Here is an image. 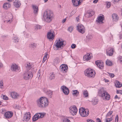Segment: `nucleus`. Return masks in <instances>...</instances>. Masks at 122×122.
Segmentation results:
<instances>
[{"label":"nucleus","mask_w":122,"mask_h":122,"mask_svg":"<svg viewBox=\"0 0 122 122\" xmlns=\"http://www.w3.org/2000/svg\"><path fill=\"white\" fill-rule=\"evenodd\" d=\"M115 86L116 87L120 88L122 86V83L118 81H116Z\"/></svg>","instance_id":"c756f323"},{"label":"nucleus","mask_w":122,"mask_h":122,"mask_svg":"<svg viewBox=\"0 0 122 122\" xmlns=\"http://www.w3.org/2000/svg\"><path fill=\"white\" fill-rule=\"evenodd\" d=\"M27 66H26L27 68L29 69L28 70L30 71V68H31V65L30 63H27L26 64Z\"/></svg>","instance_id":"c9c22d12"},{"label":"nucleus","mask_w":122,"mask_h":122,"mask_svg":"<svg viewBox=\"0 0 122 122\" xmlns=\"http://www.w3.org/2000/svg\"><path fill=\"white\" fill-rule=\"evenodd\" d=\"M92 54L91 53H88L83 56V60L84 61H88L89 60L91 57Z\"/></svg>","instance_id":"dca6fc26"},{"label":"nucleus","mask_w":122,"mask_h":122,"mask_svg":"<svg viewBox=\"0 0 122 122\" xmlns=\"http://www.w3.org/2000/svg\"><path fill=\"white\" fill-rule=\"evenodd\" d=\"M53 73H52L51 74L50 77H49V78L50 80H52L53 79H54L55 77V75L54 74H53Z\"/></svg>","instance_id":"a19ab883"},{"label":"nucleus","mask_w":122,"mask_h":122,"mask_svg":"<svg viewBox=\"0 0 122 122\" xmlns=\"http://www.w3.org/2000/svg\"><path fill=\"white\" fill-rule=\"evenodd\" d=\"M48 54H46L44 56V57L45 58V57L46 58H47V57L48 56Z\"/></svg>","instance_id":"680f3d73"},{"label":"nucleus","mask_w":122,"mask_h":122,"mask_svg":"<svg viewBox=\"0 0 122 122\" xmlns=\"http://www.w3.org/2000/svg\"><path fill=\"white\" fill-rule=\"evenodd\" d=\"M31 117V114L30 113L28 112V113L26 112L24 114V116L23 118L24 120L26 121H28Z\"/></svg>","instance_id":"f8f14e48"},{"label":"nucleus","mask_w":122,"mask_h":122,"mask_svg":"<svg viewBox=\"0 0 122 122\" xmlns=\"http://www.w3.org/2000/svg\"><path fill=\"white\" fill-rule=\"evenodd\" d=\"M39 118V115L38 113L36 114L32 118V120L33 121H35L37 120Z\"/></svg>","instance_id":"cd10ccee"},{"label":"nucleus","mask_w":122,"mask_h":122,"mask_svg":"<svg viewBox=\"0 0 122 122\" xmlns=\"http://www.w3.org/2000/svg\"><path fill=\"white\" fill-rule=\"evenodd\" d=\"M112 120V118H106V122H110Z\"/></svg>","instance_id":"a18cd8bd"},{"label":"nucleus","mask_w":122,"mask_h":122,"mask_svg":"<svg viewBox=\"0 0 122 122\" xmlns=\"http://www.w3.org/2000/svg\"><path fill=\"white\" fill-rule=\"evenodd\" d=\"M114 49L112 48H108L106 50L107 54V55L111 56L113 54Z\"/></svg>","instance_id":"4468645a"},{"label":"nucleus","mask_w":122,"mask_h":122,"mask_svg":"<svg viewBox=\"0 0 122 122\" xmlns=\"http://www.w3.org/2000/svg\"><path fill=\"white\" fill-rule=\"evenodd\" d=\"M43 16L45 20L47 22H50L53 17V12L50 10H47L44 12Z\"/></svg>","instance_id":"f03ea898"},{"label":"nucleus","mask_w":122,"mask_h":122,"mask_svg":"<svg viewBox=\"0 0 122 122\" xmlns=\"http://www.w3.org/2000/svg\"><path fill=\"white\" fill-rule=\"evenodd\" d=\"M72 94L73 96H77L79 94V92L77 90H74L73 91Z\"/></svg>","instance_id":"7c9ffc66"},{"label":"nucleus","mask_w":122,"mask_h":122,"mask_svg":"<svg viewBox=\"0 0 122 122\" xmlns=\"http://www.w3.org/2000/svg\"><path fill=\"white\" fill-rule=\"evenodd\" d=\"M33 74L31 71L27 70L24 73L23 78L25 80H28L31 79L33 77Z\"/></svg>","instance_id":"20e7f679"},{"label":"nucleus","mask_w":122,"mask_h":122,"mask_svg":"<svg viewBox=\"0 0 122 122\" xmlns=\"http://www.w3.org/2000/svg\"><path fill=\"white\" fill-rule=\"evenodd\" d=\"M84 73L85 75L89 78H93L95 76L93 74V71L90 68L86 69L84 71Z\"/></svg>","instance_id":"423d86ee"},{"label":"nucleus","mask_w":122,"mask_h":122,"mask_svg":"<svg viewBox=\"0 0 122 122\" xmlns=\"http://www.w3.org/2000/svg\"><path fill=\"white\" fill-rule=\"evenodd\" d=\"M107 7L108 8H109L111 5V3L110 2H106Z\"/></svg>","instance_id":"79ce46f5"},{"label":"nucleus","mask_w":122,"mask_h":122,"mask_svg":"<svg viewBox=\"0 0 122 122\" xmlns=\"http://www.w3.org/2000/svg\"><path fill=\"white\" fill-rule=\"evenodd\" d=\"M3 85V80H1L0 81V88H2Z\"/></svg>","instance_id":"49530a36"},{"label":"nucleus","mask_w":122,"mask_h":122,"mask_svg":"<svg viewBox=\"0 0 122 122\" xmlns=\"http://www.w3.org/2000/svg\"><path fill=\"white\" fill-rule=\"evenodd\" d=\"M3 66L2 64L0 62V68L2 67Z\"/></svg>","instance_id":"69168bd1"},{"label":"nucleus","mask_w":122,"mask_h":122,"mask_svg":"<svg viewBox=\"0 0 122 122\" xmlns=\"http://www.w3.org/2000/svg\"><path fill=\"white\" fill-rule=\"evenodd\" d=\"M13 115V113L12 112H5L4 114L5 117L8 119L12 117Z\"/></svg>","instance_id":"a211bd4d"},{"label":"nucleus","mask_w":122,"mask_h":122,"mask_svg":"<svg viewBox=\"0 0 122 122\" xmlns=\"http://www.w3.org/2000/svg\"><path fill=\"white\" fill-rule=\"evenodd\" d=\"M119 120L118 116L117 115L116 116L115 122H118Z\"/></svg>","instance_id":"09e8293b"},{"label":"nucleus","mask_w":122,"mask_h":122,"mask_svg":"<svg viewBox=\"0 0 122 122\" xmlns=\"http://www.w3.org/2000/svg\"><path fill=\"white\" fill-rule=\"evenodd\" d=\"M75 12H74V11H72L71 13V16L73 14H75Z\"/></svg>","instance_id":"052dcab7"},{"label":"nucleus","mask_w":122,"mask_h":122,"mask_svg":"<svg viewBox=\"0 0 122 122\" xmlns=\"http://www.w3.org/2000/svg\"><path fill=\"white\" fill-rule=\"evenodd\" d=\"M2 96H3V99L4 100H7L9 99L8 97L6 96L5 95H3V94H2Z\"/></svg>","instance_id":"c03bdc74"},{"label":"nucleus","mask_w":122,"mask_h":122,"mask_svg":"<svg viewBox=\"0 0 122 122\" xmlns=\"http://www.w3.org/2000/svg\"><path fill=\"white\" fill-rule=\"evenodd\" d=\"M64 42V41L62 39H59L56 41L55 46L57 48L62 49L65 45Z\"/></svg>","instance_id":"0eeeda50"},{"label":"nucleus","mask_w":122,"mask_h":122,"mask_svg":"<svg viewBox=\"0 0 122 122\" xmlns=\"http://www.w3.org/2000/svg\"><path fill=\"white\" fill-rule=\"evenodd\" d=\"M73 30V27L71 26H70L69 27L68 30L70 32H71Z\"/></svg>","instance_id":"de8ad7c7"},{"label":"nucleus","mask_w":122,"mask_h":122,"mask_svg":"<svg viewBox=\"0 0 122 122\" xmlns=\"http://www.w3.org/2000/svg\"><path fill=\"white\" fill-rule=\"evenodd\" d=\"M112 16L113 20L117 21L118 20L119 17L117 14H113L112 15Z\"/></svg>","instance_id":"bb28decb"},{"label":"nucleus","mask_w":122,"mask_h":122,"mask_svg":"<svg viewBox=\"0 0 122 122\" xmlns=\"http://www.w3.org/2000/svg\"><path fill=\"white\" fill-rule=\"evenodd\" d=\"M89 13H90V15L91 14V16H92L95 14L94 12L93 11H91L90 12H89Z\"/></svg>","instance_id":"5fc2aeb1"},{"label":"nucleus","mask_w":122,"mask_h":122,"mask_svg":"<svg viewBox=\"0 0 122 122\" xmlns=\"http://www.w3.org/2000/svg\"><path fill=\"white\" fill-rule=\"evenodd\" d=\"M97 0H94L93 1V3H96L97 2Z\"/></svg>","instance_id":"e2e57ef3"},{"label":"nucleus","mask_w":122,"mask_h":122,"mask_svg":"<svg viewBox=\"0 0 122 122\" xmlns=\"http://www.w3.org/2000/svg\"><path fill=\"white\" fill-rule=\"evenodd\" d=\"M38 114L39 115V118L43 117L45 115V113H39Z\"/></svg>","instance_id":"58836bf2"},{"label":"nucleus","mask_w":122,"mask_h":122,"mask_svg":"<svg viewBox=\"0 0 122 122\" xmlns=\"http://www.w3.org/2000/svg\"><path fill=\"white\" fill-rule=\"evenodd\" d=\"M119 37L120 39H122V34H120V35Z\"/></svg>","instance_id":"338daca9"},{"label":"nucleus","mask_w":122,"mask_h":122,"mask_svg":"<svg viewBox=\"0 0 122 122\" xmlns=\"http://www.w3.org/2000/svg\"><path fill=\"white\" fill-rule=\"evenodd\" d=\"M104 80H105V81L106 82H108L109 81L108 80L105 79Z\"/></svg>","instance_id":"774afa93"},{"label":"nucleus","mask_w":122,"mask_h":122,"mask_svg":"<svg viewBox=\"0 0 122 122\" xmlns=\"http://www.w3.org/2000/svg\"><path fill=\"white\" fill-rule=\"evenodd\" d=\"M97 122H101V121L100 119L99 118H97Z\"/></svg>","instance_id":"4d7b16f0"},{"label":"nucleus","mask_w":122,"mask_h":122,"mask_svg":"<svg viewBox=\"0 0 122 122\" xmlns=\"http://www.w3.org/2000/svg\"><path fill=\"white\" fill-rule=\"evenodd\" d=\"M104 19V16L103 15H102V16H99L98 17V22L100 23V22L103 23L102 21Z\"/></svg>","instance_id":"c85d7f7f"},{"label":"nucleus","mask_w":122,"mask_h":122,"mask_svg":"<svg viewBox=\"0 0 122 122\" xmlns=\"http://www.w3.org/2000/svg\"><path fill=\"white\" fill-rule=\"evenodd\" d=\"M63 122H71L69 119L66 118H64L63 119Z\"/></svg>","instance_id":"ea45409f"},{"label":"nucleus","mask_w":122,"mask_h":122,"mask_svg":"<svg viewBox=\"0 0 122 122\" xmlns=\"http://www.w3.org/2000/svg\"><path fill=\"white\" fill-rule=\"evenodd\" d=\"M40 70H39L38 71V74H37V75L39 76V77L40 76Z\"/></svg>","instance_id":"13d9d810"},{"label":"nucleus","mask_w":122,"mask_h":122,"mask_svg":"<svg viewBox=\"0 0 122 122\" xmlns=\"http://www.w3.org/2000/svg\"><path fill=\"white\" fill-rule=\"evenodd\" d=\"M54 64H58L60 62V61L59 59L57 58H55L54 60Z\"/></svg>","instance_id":"72a5a7b5"},{"label":"nucleus","mask_w":122,"mask_h":122,"mask_svg":"<svg viewBox=\"0 0 122 122\" xmlns=\"http://www.w3.org/2000/svg\"><path fill=\"white\" fill-rule=\"evenodd\" d=\"M113 113L112 111H110L108 112L106 115V118H112L113 116L112 115Z\"/></svg>","instance_id":"393cba45"},{"label":"nucleus","mask_w":122,"mask_h":122,"mask_svg":"<svg viewBox=\"0 0 122 122\" xmlns=\"http://www.w3.org/2000/svg\"><path fill=\"white\" fill-rule=\"evenodd\" d=\"M13 42L16 43H17L19 42V39L17 36H15L13 38Z\"/></svg>","instance_id":"2f4dec72"},{"label":"nucleus","mask_w":122,"mask_h":122,"mask_svg":"<svg viewBox=\"0 0 122 122\" xmlns=\"http://www.w3.org/2000/svg\"><path fill=\"white\" fill-rule=\"evenodd\" d=\"M17 66L15 64H12L11 66V69L13 71H18Z\"/></svg>","instance_id":"6ab92c4d"},{"label":"nucleus","mask_w":122,"mask_h":122,"mask_svg":"<svg viewBox=\"0 0 122 122\" xmlns=\"http://www.w3.org/2000/svg\"><path fill=\"white\" fill-rule=\"evenodd\" d=\"M117 93H119L122 94V91L121 90H117Z\"/></svg>","instance_id":"603ef678"},{"label":"nucleus","mask_w":122,"mask_h":122,"mask_svg":"<svg viewBox=\"0 0 122 122\" xmlns=\"http://www.w3.org/2000/svg\"><path fill=\"white\" fill-rule=\"evenodd\" d=\"M10 95L14 99L18 98L19 96V94L15 92H11Z\"/></svg>","instance_id":"f3484780"},{"label":"nucleus","mask_w":122,"mask_h":122,"mask_svg":"<svg viewBox=\"0 0 122 122\" xmlns=\"http://www.w3.org/2000/svg\"><path fill=\"white\" fill-rule=\"evenodd\" d=\"M41 26L39 25H36L35 29L36 30L40 29L41 28Z\"/></svg>","instance_id":"37998d69"},{"label":"nucleus","mask_w":122,"mask_h":122,"mask_svg":"<svg viewBox=\"0 0 122 122\" xmlns=\"http://www.w3.org/2000/svg\"><path fill=\"white\" fill-rule=\"evenodd\" d=\"M11 6V4L10 3L6 2L4 4L3 7L4 9H7L10 7Z\"/></svg>","instance_id":"5701e85b"},{"label":"nucleus","mask_w":122,"mask_h":122,"mask_svg":"<svg viewBox=\"0 0 122 122\" xmlns=\"http://www.w3.org/2000/svg\"><path fill=\"white\" fill-rule=\"evenodd\" d=\"M83 97H87L88 96L89 94L88 91H84L83 92Z\"/></svg>","instance_id":"473e14b6"},{"label":"nucleus","mask_w":122,"mask_h":122,"mask_svg":"<svg viewBox=\"0 0 122 122\" xmlns=\"http://www.w3.org/2000/svg\"><path fill=\"white\" fill-rule=\"evenodd\" d=\"M117 98H118V99H119L120 98V97H118L117 95H116L115 97V99H116Z\"/></svg>","instance_id":"bf43d9fd"},{"label":"nucleus","mask_w":122,"mask_h":122,"mask_svg":"<svg viewBox=\"0 0 122 122\" xmlns=\"http://www.w3.org/2000/svg\"><path fill=\"white\" fill-rule=\"evenodd\" d=\"M61 88L65 94L67 95L69 93V89L66 86H61Z\"/></svg>","instance_id":"ddd939ff"},{"label":"nucleus","mask_w":122,"mask_h":122,"mask_svg":"<svg viewBox=\"0 0 122 122\" xmlns=\"http://www.w3.org/2000/svg\"><path fill=\"white\" fill-rule=\"evenodd\" d=\"M109 76L111 77H113L114 76V75L113 73H108Z\"/></svg>","instance_id":"8fccbe9b"},{"label":"nucleus","mask_w":122,"mask_h":122,"mask_svg":"<svg viewBox=\"0 0 122 122\" xmlns=\"http://www.w3.org/2000/svg\"><path fill=\"white\" fill-rule=\"evenodd\" d=\"M106 64L108 66H110L112 65V63L111 61L110 60H107L106 61Z\"/></svg>","instance_id":"e433bc0d"},{"label":"nucleus","mask_w":122,"mask_h":122,"mask_svg":"<svg viewBox=\"0 0 122 122\" xmlns=\"http://www.w3.org/2000/svg\"><path fill=\"white\" fill-rule=\"evenodd\" d=\"M92 38V35H91L88 34L86 36V38L87 40H91Z\"/></svg>","instance_id":"4c0bfd02"},{"label":"nucleus","mask_w":122,"mask_h":122,"mask_svg":"<svg viewBox=\"0 0 122 122\" xmlns=\"http://www.w3.org/2000/svg\"><path fill=\"white\" fill-rule=\"evenodd\" d=\"M98 95L99 96L103 97V99L105 100H108L110 99V95L103 87L99 90Z\"/></svg>","instance_id":"7ed1b4c3"},{"label":"nucleus","mask_w":122,"mask_h":122,"mask_svg":"<svg viewBox=\"0 0 122 122\" xmlns=\"http://www.w3.org/2000/svg\"><path fill=\"white\" fill-rule=\"evenodd\" d=\"M81 0H72V3L74 5L76 6H77L80 5Z\"/></svg>","instance_id":"aec40b11"},{"label":"nucleus","mask_w":122,"mask_h":122,"mask_svg":"<svg viewBox=\"0 0 122 122\" xmlns=\"http://www.w3.org/2000/svg\"><path fill=\"white\" fill-rule=\"evenodd\" d=\"M32 7L34 10V14H37L38 13V7L36 5H32Z\"/></svg>","instance_id":"b1692460"},{"label":"nucleus","mask_w":122,"mask_h":122,"mask_svg":"<svg viewBox=\"0 0 122 122\" xmlns=\"http://www.w3.org/2000/svg\"><path fill=\"white\" fill-rule=\"evenodd\" d=\"M119 60L121 63L122 64V56H120L119 57Z\"/></svg>","instance_id":"864d4df0"},{"label":"nucleus","mask_w":122,"mask_h":122,"mask_svg":"<svg viewBox=\"0 0 122 122\" xmlns=\"http://www.w3.org/2000/svg\"><path fill=\"white\" fill-rule=\"evenodd\" d=\"M47 38L49 40L53 39L55 37L54 32L50 30L49 32L47 33Z\"/></svg>","instance_id":"9d476101"},{"label":"nucleus","mask_w":122,"mask_h":122,"mask_svg":"<svg viewBox=\"0 0 122 122\" xmlns=\"http://www.w3.org/2000/svg\"><path fill=\"white\" fill-rule=\"evenodd\" d=\"M76 46L75 44H72L71 46V47L72 48L74 49L76 48Z\"/></svg>","instance_id":"3c124183"},{"label":"nucleus","mask_w":122,"mask_h":122,"mask_svg":"<svg viewBox=\"0 0 122 122\" xmlns=\"http://www.w3.org/2000/svg\"><path fill=\"white\" fill-rule=\"evenodd\" d=\"M70 112L73 116L76 115L77 112V110L76 106H71L69 108Z\"/></svg>","instance_id":"1a4fd4ad"},{"label":"nucleus","mask_w":122,"mask_h":122,"mask_svg":"<svg viewBox=\"0 0 122 122\" xmlns=\"http://www.w3.org/2000/svg\"><path fill=\"white\" fill-rule=\"evenodd\" d=\"M6 112V110L5 109H2V111L1 112V113L2 114H4Z\"/></svg>","instance_id":"6e6d98bb"},{"label":"nucleus","mask_w":122,"mask_h":122,"mask_svg":"<svg viewBox=\"0 0 122 122\" xmlns=\"http://www.w3.org/2000/svg\"><path fill=\"white\" fill-rule=\"evenodd\" d=\"M37 46V44L34 42H32L29 44V47L31 49H34Z\"/></svg>","instance_id":"4be33fe9"},{"label":"nucleus","mask_w":122,"mask_h":122,"mask_svg":"<svg viewBox=\"0 0 122 122\" xmlns=\"http://www.w3.org/2000/svg\"><path fill=\"white\" fill-rule=\"evenodd\" d=\"M38 106L40 107L45 108L47 107L49 103L47 98L45 97H41L36 101Z\"/></svg>","instance_id":"f257e3e1"},{"label":"nucleus","mask_w":122,"mask_h":122,"mask_svg":"<svg viewBox=\"0 0 122 122\" xmlns=\"http://www.w3.org/2000/svg\"><path fill=\"white\" fill-rule=\"evenodd\" d=\"M21 3L19 0H15L13 2V4L14 6L17 8L20 7L21 5Z\"/></svg>","instance_id":"412c9836"},{"label":"nucleus","mask_w":122,"mask_h":122,"mask_svg":"<svg viewBox=\"0 0 122 122\" xmlns=\"http://www.w3.org/2000/svg\"><path fill=\"white\" fill-rule=\"evenodd\" d=\"M79 112L81 116L83 117H87L89 113V110L88 109H85L83 107L80 108Z\"/></svg>","instance_id":"39448f33"},{"label":"nucleus","mask_w":122,"mask_h":122,"mask_svg":"<svg viewBox=\"0 0 122 122\" xmlns=\"http://www.w3.org/2000/svg\"><path fill=\"white\" fill-rule=\"evenodd\" d=\"M76 30L80 33L83 34L85 31V29L84 26L80 24H78L77 26Z\"/></svg>","instance_id":"6e6552de"},{"label":"nucleus","mask_w":122,"mask_h":122,"mask_svg":"<svg viewBox=\"0 0 122 122\" xmlns=\"http://www.w3.org/2000/svg\"><path fill=\"white\" fill-rule=\"evenodd\" d=\"M45 92L51 98L52 97V91L48 90L46 91Z\"/></svg>","instance_id":"a878e982"},{"label":"nucleus","mask_w":122,"mask_h":122,"mask_svg":"<svg viewBox=\"0 0 122 122\" xmlns=\"http://www.w3.org/2000/svg\"><path fill=\"white\" fill-rule=\"evenodd\" d=\"M98 100L97 99H95L94 101H92V104L93 105H96L98 103Z\"/></svg>","instance_id":"f704fd0d"},{"label":"nucleus","mask_w":122,"mask_h":122,"mask_svg":"<svg viewBox=\"0 0 122 122\" xmlns=\"http://www.w3.org/2000/svg\"><path fill=\"white\" fill-rule=\"evenodd\" d=\"M95 64L96 65L101 69H102L104 66V63L102 61H96Z\"/></svg>","instance_id":"9b49d317"},{"label":"nucleus","mask_w":122,"mask_h":122,"mask_svg":"<svg viewBox=\"0 0 122 122\" xmlns=\"http://www.w3.org/2000/svg\"><path fill=\"white\" fill-rule=\"evenodd\" d=\"M66 19H65L62 20V22L63 23L66 21Z\"/></svg>","instance_id":"0e129e2a"},{"label":"nucleus","mask_w":122,"mask_h":122,"mask_svg":"<svg viewBox=\"0 0 122 122\" xmlns=\"http://www.w3.org/2000/svg\"><path fill=\"white\" fill-rule=\"evenodd\" d=\"M60 69L61 71H63V72H66L68 69V67L67 65L62 64L60 66Z\"/></svg>","instance_id":"2eb2a0df"}]
</instances>
